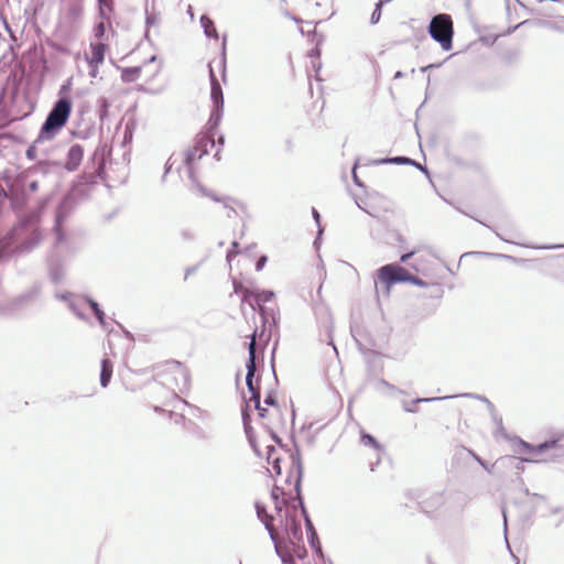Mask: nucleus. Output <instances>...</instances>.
<instances>
[{"instance_id":"28","label":"nucleus","mask_w":564,"mask_h":564,"mask_svg":"<svg viewBox=\"0 0 564 564\" xmlns=\"http://www.w3.org/2000/svg\"><path fill=\"white\" fill-rule=\"evenodd\" d=\"M381 162L393 163V164H412V165L417 166L421 171H423L425 173L427 172L425 167H423L420 164H416L412 159L406 158V156H394L391 159L382 160Z\"/></svg>"},{"instance_id":"40","label":"nucleus","mask_w":564,"mask_h":564,"mask_svg":"<svg viewBox=\"0 0 564 564\" xmlns=\"http://www.w3.org/2000/svg\"><path fill=\"white\" fill-rule=\"evenodd\" d=\"M265 262H267V257H265V256H262V257L257 261V263H256V270H257V271L262 270V268L264 267Z\"/></svg>"},{"instance_id":"62","label":"nucleus","mask_w":564,"mask_h":564,"mask_svg":"<svg viewBox=\"0 0 564 564\" xmlns=\"http://www.w3.org/2000/svg\"><path fill=\"white\" fill-rule=\"evenodd\" d=\"M219 142H220L221 144L224 143V138H223V137L219 139Z\"/></svg>"},{"instance_id":"45","label":"nucleus","mask_w":564,"mask_h":564,"mask_svg":"<svg viewBox=\"0 0 564 564\" xmlns=\"http://www.w3.org/2000/svg\"><path fill=\"white\" fill-rule=\"evenodd\" d=\"M264 403L267 405H273V404H275V400H274V398L271 394H269V395L265 397Z\"/></svg>"},{"instance_id":"14","label":"nucleus","mask_w":564,"mask_h":564,"mask_svg":"<svg viewBox=\"0 0 564 564\" xmlns=\"http://www.w3.org/2000/svg\"><path fill=\"white\" fill-rule=\"evenodd\" d=\"M83 156V147L80 144H73L67 152L65 169L69 172L76 171L82 163Z\"/></svg>"},{"instance_id":"39","label":"nucleus","mask_w":564,"mask_h":564,"mask_svg":"<svg viewBox=\"0 0 564 564\" xmlns=\"http://www.w3.org/2000/svg\"><path fill=\"white\" fill-rule=\"evenodd\" d=\"M175 161H176L175 155L174 154L171 155L170 159L166 162V166H165V172H164L163 178L171 171V169H172L173 164L175 163Z\"/></svg>"},{"instance_id":"8","label":"nucleus","mask_w":564,"mask_h":564,"mask_svg":"<svg viewBox=\"0 0 564 564\" xmlns=\"http://www.w3.org/2000/svg\"><path fill=\"white\" fill-rule=\"evenodd\" d=\"M7 185L12 196L25 195L26 191L34 193L39 188L37 181H30L26 184V175L20 174L15 178H7Z\"/></svg>"},{"instance_id":"55","label":"nucleus","mask_w":564,"mask_h":564,"mask_svg":"<svg viewBox=\"0 0 564 564\" xmlns=\"http://www.w3.org/2000/svg\"><path fill=\"white\" fill-rule=\"evenodd\" d=\"M464 397H470V398H476L474 394H470V393H466L464 394ZM480 399V397H478ZM481 400L488 402V400L486 398H481Z\"/></svg>"},{"instance_id":"61","label":"nucleus","mask_w":564,"mask_h":564,"mask_svg":"<svg viewBox=\"0 0 564 564\" xmlns=\"http://www.w3.org/2000/svg\"><path fill=\"white\" fill-rule=\"evenodd\" d=\"M31 248H32V246H25V247H24V249H25V250H29V249H31Z\"/></svg>"},{"instance_id":"60","label":"nucleus","mask_w":564,"mask_h":564,"mask_svg":"<svg viewBox=\"0 0 564 564\" xmlns=\"http://www.w3.org/2000/svg\"><path fill=\"white\" fill-rule=\"evenodd\" d=\"M161 67H162V64H161V63H159V65H158V67H156V69H155V73H154V74L159 73V72H160V69H161Z\"/></svg>"},{"instance_id":"64","label":"nucleus","mask_w":564,"mask_h":564,"mask_svg":"<svg viewBox=\"0 0 564 564\" xmlns=\"http://www.w3.org/2000/svg\"><path fill=\"white\" fill-rule=\"evenodd\" d=\"M272 372L275 375V369H274V366L272 365Z\"/></svg>"},{"instance_id":"6","label":"nucleus","mask_w":564,"mask_h":564,"mask_svg":"<svg viewBox=\"0 0 564 564\" xmlns=\"http://www.w3.org/2000/svg\"><path fill=\"white\" fill-rule=\"evenodd\" d=\"M429 33L438 42L444 51H449L453 45V22L447 14L435 15L429 25Z\"/></svg>"},{"instance_id":"63","label":"nucleus","mask_w":564,"mask_h":564,"mask_svg":"<svg viewBox=\"0 0 564 564\" xmlns=\"http://www.w3.org/2000/svg\"><path fill=\"white\" fill-rule=\"evenodd\" d=\"M272 497H273V498H276V496H275V491H274V490L272 491Z\"/></svg>"},{"instance_id":"12","label":"nucleus","mask_w":564,"mask_h":564,"mask_svg":"<svg viewBox=\"0 0 564 564\" xmlns=\"http://www.w3.org/2000/svg\"><path fill=\"white\" fill-rule=\"evenodd\" d=\"M445 495L443 492H434L430 495L429 497L424 498L420 502V507L423 512L425 513H436L442 512L443 508L445 506Z\"/></svg>"},{"instance_id":"11","label":"nucleus","mask_w":564,"mask_h":564,"mask_svg":"<svg viewBox=\"0 0 564 564\" xmlns=\"http://www.w3.org/2000/svg\"><path fill=\"white\" fill-rule=\"evenodd\" d=\"M520 448H519V453H530L532 454V457H529V458H522L520 459V463L522 462H534V463H539L541 462L540 458H538V455L543 453L544 451L546 449H550V448H553L555 445H556V441H546L538 446H532L531 444L524 442V441H520Z\"/></svg>"},{"instance_id":"35","label":"nucleus","mask_w":564,"mask_h":564,"mask_svg":"<svg viewBox=\"0 0 564 564\" xmlns=\"http://www.w3.org/2000/svg\"><path fill=\"white\" fill-rule=\"evenodd\" d=\"M63 276H64V272H63V270H61V269H53V270L51 271V279H52L55 283L61 282V281H62V279H63Z\"/></svg>"},{"instance_id":"43","label":"nucleus","mask_w":564,"mask_h":564,"mask_svg":"<svg viewBox=\"0 0 564 564\" xmlns=\"http://www.w3.org/2000/svg\"><path fill=\"white\" fill-rule=\"evenodd\" d=\"M356 167H357V164H355L354 169H352V177H354V182L356 185L358 186H362L361 182L359 181V178L357 177V174H356Z\"/></svg>"},{"instance_id":"50","label":"nucleus","mask_w":564,"mask_h":564,"mask_svg":"<svg viewBox=\"0 0 564 564\" xmlns=\"http://www.w3.org/2000/svg\"><path fill=\"white\" fill-rule=\"evenodd\" d=\"M380 383L390 390H395V388L392 384L388 383L386 380H382Z\"/></svg>"},{"instance_id":"31","label":"nucleus","mask_w":564,"mask_h":564,"mask_svg":"<svg viewBox=\"0 0 564 564\" xmlns=\"http://www.w3.org/2000/svg\"><path fill=\"white\" fill-rule=\"evenodd\" d=\"M108 107H109V102H108L107 98H105V97H100V98L97 100L98 113H99V117H100L101 119H102L105 116H107Z\"/></svg>"},{"instance_id":"1","label":"nucleus","mask_w":564,"mask_h":564,"mask_svg":"<svg viewBox=\"0 0 564 564\" xmlns=\"http://www.w3.org/2000/svg\"><path fill=\"white\" fill-rule=\"evenodd\" d=\"M214 147H215L214 139H212L207 135L199 137L196 140L194 147L188 149L184 153L183 165L186 169L188 178L193 182L197 192L203 196L210 197L215 202L223 203L224 207L228 210L227 216L231 217V214H236V210L232 206V203H235V200L230 197H225V198L217 197L215 194L207 191L203 185L197 183L195 175H194L195 161L200 160L204 155L208 154L209 149H212Z\"/></svg>"},{"instance_id":"30","label":"nucleus","mask_w":564,"mask_h":564,"mask_svg":"<svg viewBox=\"0 0 564 564\" xmlns=\"http://www.w3.org/2000/svg\"><path fill=\"white\" fill-rule=\"evenodd\" d=\"M447 398L448 397H444V399H447ZM436 400H443V398H417V399L413 400L411 402V404L404 402L403 409L406 412H415V410L412 408V405H414L416 403H421V402H432V401H436Z\"/></svg>"},{"instance_id":"48","label":"nucleus","mask_w":564,"mask_h":564,"mask_svg":"<svg viewBox=\"0 0 564 564\" xmlns=\"http://www.w3.org/2000/svg\"><path fill=\"white\" fill-rule=\"evenodd\" d=\"M561 511H562V507H560V506H556V507H552V508H551V513H552V514L560 513Z\"/></svg>"},{"instance_id":"5","label":"nucleus","mask_w":564,"mask_h":564,"mask_svg":"<svg viewBox=\"0 0 564 564\" xmlns=\"http://www.w3.org/2000/svg\"><path fill=\"white\" fill-rule=\"evenodd\" d=\"M379 282L384 286V292L389 295L392 285L400 282H410L420 288L429 285L424 280L409 273L404 268L397 263H390L381 267L377 271Z\"/></svg>"},{"instance_id":"7","label":"nucleus","mask_w":564,"mask_h":564,"mask_svg":"<svg viewBox=\"0 0 564 564\" xmlns=\"http://www.w3.org/2000/svg\"><path fill=\"white\" fill-rule=\"evenodd\" d=\"M40 295V286L33 285L22 294L13 297L9 302V307L7 308V313L13 314L20 310L32 304Z\"/></svg>"},{"instance_id":"44","label":"nucleus","mask_w":564,"mask_h":564,"mask_svg":"<svg viewBox=\"0 0 564 564\" xmlns=\"http://www.w3.org/2000/svg\"><path fill=\"white\" fill-rule=\"evenodd\" d=\"M489 256L495 257V258H505L507 260H514L513 257L507 256V254H501V253H489Z\"/></svg>"},{"instance_id":"10","label":"nucleus","mask_w":564,"mask_h":564,"mask_svg":"<svg viewBox=\"0 0 564 564\" xmlns=\"http://www.w3.org/2000/svg\"><path fill=\"white\" fill-rule=\"evenodd\" d=\"M274 297V292L269 290H257L256 294V303L258 306V312L261 316L263 326L268 323V316L272 317L273 324H276L275 319V311L273 308H267L262 305V303L270 302Z\"/></svg>"},{"instance_id":"34","label":"nucleus","mask_w":564,"mask_h":564,"mask_svg":"<svg viewBox=\"0 0 564 564\" xmlns=\"http://www.w3.org/2000/svg\"><path fill=\"white\" fill-rule=\"evenodd\" d=\"M105 32H106V29H105L104 22H99L98 24L95 25V28H94L95 37H97V39L102 37L105 35Z\"/></svg>"},{"instance_id":"29","label":"nucleus","mask_w":564,"mask_h":564,"mask_svg":"<svg viewBox=\"0 0 564 564\" xmlns=\"http://www.w3.org/2000/svg\"><path fill=\"white\" fill-rule=\"evenodd\" d=\"M99 4V15L101 19H108V13L112 11V0H97Z\"/></svg>"},{"instance_id":"57","label":"nucleus","mask_w":564,"mask_h":564,"mask_svg":"<svg viewBox=\"0 0 564 564\" xmlns=\"http://www.w3.org/2000/svg\"><path fill=\"white\" fill-rule=\"evenodd\" d=\"M401 77H403V73H402V72H400V70H398V72L395 73V75H394V78H401Z\"/></svg>"},{"instance_id":"2","label":"nucleus","mask_w":564,"mask_h":564,"mask_svg":"<svg viewBox=\"0 0 564 564\" xmlns=\"http://www.w3.org/2000/svg\"><path fill=\"white\" fill-rule=\"evenodd\" d=\"M256 336H257V332L254 330L253 334L251 335V340L248 345L249 358H248V362L246 365V367H247L246 384H247L248 390L251 393V398L246 403V408L242 409L243 426H245L246 434L248 435L249 438H250V431H251L250 416L247 413V409L249 408V402H253L254 408L259 411V415L261 417L264 416V412L267 411L264 408L261 406L259 389L253 386V377H254V373L257 370V368H256Z\"/></svg>"},{"instance_id":"36","label":"nucleus","mask_w":564,"mask_h":564,"mask_svg":"<svg viewBox=\"0 0 564 564\" xmlns=\"http://www.w3.org/2000/svg\"><path fill=\"white\" fill-rule=\"evenodd\" d=\"M88 66H89V73H88L89 77L93 78V79L97 78L98 74H99V66L100 65H98V64H88Z\"/></svg>"},{"instance_id":"23","label":"nucleus","mask_w":564,"mask_h":564,"mask_svg":"<svg viewBox=\"0 0 564 564\" xmlns=\"http://www.w3.org/2000/svg\"><path fill=\"white\" fill-rule=\"evenodd\" d=\"M200 25L204 30V33L207 37L218 39L217 30L214 25L213 20L207 17L206 14H203L200 17Z\"/></svg>"},{"instance_id":"58","label":"nucleus","mask_w":564,"mask_h":564,"mask_svg":"<svg viewBox=\"0 0 564 564\" xmlns=\"http://www.w3.org/2000/svg\"><path fill=\"white\" fill-rule=\"evenodd\" d=\"M357 206L358 208L365 210L366 213H368L369 215H372L369 210H367L366 208H364L358 202H357Z\"/></svg>"},{"instance_id":"51","label":"nucleus","mask_w":564,"mask_h":564,"mask_svg":"<svg viewBox=\"0 0 564 564\" xmlns=\"http://www.w3.org/2000/svg\"><path fill=\"white\" fill-rule=\"evenodd\" d=\"M70 83L67 82V84L63 85L61 90H59V95H62L68 87H69Z\"/></svg>"},{"instance_id":"9","label":"nucleus","mask_w":564,"mask_h":564,"mask_svg":"<svg viewBox=\"0 0 564 564\" xmlns=\"http://www.w3.org/2000/svg\"><path fill=\"white\" fill-rule=\"evenodd\" d=\"M210 84H212V91L210 97L214 104V110L210 116V120H215V122L220 120L221 111L224 107V97H223V89L216 79L213 69L210 68Z\"/></svg>"},{"instance_id":"17","label":"nucleus","mask_w":564,"mask_h":564,"mask_svg":"<svg viewBox=\"0 0 564 564\" xmlns=\"http://www.w3.org/2000/svg\"><path fill=\"white\" fill-rule=\"evenodd\" d=\"M90 299L82 296H70L68 308L82 321L88 322V317L84 313L85 307L88 305Z\"/></svg>"},{"instance_id":"18","label":"nucleus","mask_w":564,"mask_h":564,"mask_svg":"<svg viewBox=\"0 0 564 564\" xmlns=\"http://www.w3.org/2000/svg\"><path fill=\"white\" fill-rule=\"evenodd\" d=\"M267 462L271 465L270 471L275 475H281L280 457L278 456L276 448L273 445L265 447Z\"/></svg>"},{"instance_id":"47","label":"nucleus","mask_w":564,"mask_h":564,"mask_svg":"<svg viewBox=\"0 0 564 564\" xmlns=\"http://www.w3.org/2000/svg\"><path fill=\"white\" fill-rule=\"evenodd\" d=\"M181 235H182V237H183L185 240H191V239H193V235H192L189 231H187V230H183V231L181 232Z\"/></svg>"},{"instance_id":"42","label":"nucleus","mask_w":564,"mask_h":564,"mask_svg":"<svg viewBox=\"0 0 564 564\" xmlns=\"http://www.w3.org/2000/svg\"><path fill=\"white\" fill-rule=\"evenodd\" d=\"M197 270V267H189L185 270V280L188 279L189 275L194 274Z\"/></svg>"},{"instance_id":"16","label":"nucleus","mask_w":564,"mask_h":564,"mask_svg":"<svg viewBox=\"0 0 564 564\" xmlns=\"http://www.w3.org/2000/svg\"><path fill=\"white\" fill-rule=\"evenodd\" d=\"M90 54L85 55L87 64H104L107 45L104 43H90Z\"/></svg>"},{"instance_id":"38","label":"nucleus","mask_w":564,"mask_h":564,"mask_svg":"<svg viewBox=\"0 0 564 564\" xmlns=\"http://www.w3.org/2000/svg\"><path fill=\"white\" fill-rule=\"evenodd\" d=\"M238 242L234 241L231 245V249L227 252V260L230 262L232 257L237 253L236 249L238 248Z\"/></svg>"},{"instance_id":"53","label":"nucleus","mask_w":564,"mask_h":564,"mask_svg":"<svg viewBox=\"0 0 564 564\" xmlns=\"http://www.w3.org/2000/svg\"><path fill=\"white\" fill-rule=\"evenodd\" d=\"M187 13L189 14V18L193 20L194 19V13H193V9H192L191 6L187 9Z\"/></svg>"},{"instance_id":"21","label":"nucleus","mask_w":564,"mask_h":564,"mask_svg":"<svg viewBox=\"0 0 564 564\" xmlns=\"http://www.w3.org/2000/svg\"><path fill=\"white\" fill-rule=\"evenodd\" d=\"M113 365L108 359L105 358L101 360V370H100V386L102 388L108 387L111 376H112Z\"/></svg>"},{"instance_id":"32","label":"nucleus","mask_w":564,"mask_h":564,"mask_svg":"<svg viewBox=\"0 0 564 564\" xmlns=\"http://www.w3.org/2000/svg\"><path fill=\"white\" fill-rule=\"evenodd\" d=\"M381 8H382V1L376 4V8L370 17V23L376 24L379 22L381 18Z\"/></svg>"},{"instance_id":"59","label":"nucleus","mask_w":564,"mask_h":564,"mask_svg":"<svg viewBox=\"0 0 564 564\" xmlns=\"http://www.w3.org/2000/svg\"><path fill=\"white\" fill-rule=\"evenodd\" d=\"M497 236H498L500 239H502L503 241H506V242H512L510 239L503 238V237H501L499 234H497Z\"/></svg>"},{"instance_id":"56","label":"nucleus","mask_w":564,"mask_h":564,"mask_svg":"<svg viewBox=\"0 0 564 564\" xmlns=\"http://www.w3.org/2000/svg\"><path fill=\"white\" fill-rule=\"evenodd\" d=\"M156 59H158V58H156V56H155V55H153V56H151V57L148 59L147 64H148V63H154Z\"/></svg>"},{"instance_id":"15","label":"nucleus","mask_w":564,"mask_h":564,"mask_svg":"<svg viewBox=\"0 0 564 564\" xmlns=\"http://www.w3.org/2000/svg\"><path fill=\"white\" fill-rule=\"evenodd\" d=\"M446 497L443 513H453L462 511L464 508V498L460 494L455 491H444Z\"/></svg>"},{"instance_id":"49","label":"nucleus","mask_w":564,"mask_h":564,"mask_svg":"<svg viewBox=\"0 0 564 564\" xmlns=\"http://www.w3.org/2000/svg\"><path fill=\"white\" fill-rule=\"evenodd\" d=\"M312 214H313V217H314L315 221L317 224H319V214H318V212L315 208H313Z\"/></svg>"},{"instance_id":"13","label":"nucleus","mask_w":564,"mask_h":564,"mask_svg":"<svg viewBox=\"0 0 564 564\" xmlns=\"http://www.w3.org/2000/svg\"><path fill=\"white\" fill-rule=\"evenodd\" d=\"M75 200L72 195H67L63 198L61 204L58 205V208L56 210V217H55V230L58 235V238L61 239V226L65 221V219L68 217L70 212L74 208Z\"/></svg>"},{"instance_id":"24","label":"nucleus","mask_w":564,"mask_h":564,"mask_svg":"<svg viewBox=\"0 0 564 564\" xmlns=\"http://www.w3.org/2000/svg\"><path fill=\"white\" fill-rule=\"evenodd\" d=\"M141 72H142V67L141 66L123 68L122 72H121V79L124 83L135 82L137 79L140 78Z\"/></svg>"},{"instance_id":"41","label":"nucleus","mask_w":564,"mask_h":564,"mask_svg":"<svg viewBox=\"0 0 564 564\" xmlns=\"http://www.w3.org/2000/svg\"><path fill=\"white\" fill-rule=\"evenodd\" d=\"M75 296L74 294H56V297L58 300L67 302V305L69 304V297Z\"/></svg>"},{"instance_id":"22","label":"nucleus","mask_w":564,"mask_h":564,"mask_svg":"<svg viewBox=\"0 0 564 564\" xmlns=\"http://www.w3.org/2000/svg\"><path fill=\"white\" fill-rule=\"evenodd\" d=\"M161 23V17L159 13L154 11H145V24H147V31H145V39H150V32L151 29H158Z\"/></svg>"},{"instance_id":"46","label":"nucleus","mask_w":564,"mask_h":564,"mask_svg":"<svg viewBox=\"0 0 564 564\" xmlns=\"http://www.w3.org/2000/svg\"><path fill=\"white\" fill-rule=\"evenodd\" d=\"M284 17H286V18H289V19H291V20L295 21L296 23H301V22H302V20H301V19H299V18H296V17L292 15V14H291L290 12H288V11H285V12H284Z\"/></svg>"},{"instance_id":"26","label":"nucleus","mask_w":564,"mask_h":564,"mask_svg":"<svg viewBox=\"0 0 564 564\" xmlns=\"http://www.w3.org/2000/svg\"><path fill=\"white\" fill-rule=\"evenodd\" d=\"M360 442H361L362 445L373 448L378 453V455L383 453L382 445H380L377 442V440L372 435H370V434L362 433L361 437H360Z\"/></svg>"},{"instance_id":"27","label":"nucleus","mask_w":564,"mask_h":564,"mask_svg":"<svg viewBox=\"0 0 564 564\" xmlns=\"http://www.w3.org/2000/svg\"><path fill=\"white\" fill-rule=\"evenodd\" d=\"M88 306L93 310L97 321L99 322L100 326L106 329L107 323H106V316L105 312L99 307V304L95 302L94 300H89Z\"/></svg>"},{"instance_id":"37","label":"nucleus","mask_w":564,"mask_h":564,"mask_svg":"<svg viewBox=\"0 0 564 564\" xmlns=\"http://www.w3.org/2000/svg\"><path fill=\"white\" fill-rule=\"evenodd\" d=\"M417 252H419L417 250H412V251H410V252H408V253H404V254H402V256H401L400 261H401L402 263H406V262H408L411 258H413Z\"/></svg>"},{"instance_id":"19","label":"nucleus","mask_w":564,"mask_h":564,"mask_svg":"<svg viewBox=\"0 0 564 564\" xmlns=\"http://www.w3.org/2000/svg\"><path fill=\"white\" fill-rule=\"evenodd\" d=\"M256 510L258 518L264 523L265 529L269 531L270 538L272 541H275L274 531L271 524L272 517L268 514L265 507L260 503H256Z\"/></svg>"},{"instance_id":"52","label":"nucleus","mask_w":564,"mask_h":564,"mask_svg":"<svg viewBox=\"0 0 564 564\" xmlns=\"http://www.w3.org/2000/svg\"><path fill=\"white\" fill-rule=\"evenodd\" d=\"M33 152H34L33 148L28 149V151H26L28 158H33Z\"/></svg>"},{"instance_id":"20","label":"nucleus","mask_w":564,"mask_h":564,"mask_svg":"<svg viewBox=\"0 0 564 564\" xmlns=\"http://www.w3.org/2000/svg\"><path fill=\"white\" fill-rule=\"evenodd\" d=\"M242 292V303H247L253 312L257 311L256 294L257 290L243 289L242 285L235 283V292Z\"/></svg>"},{"instance_id":"4","label":"nucleus","mask_w":564,"mask_h":564,"mask_svg":"<svg viewBox=\"0 0 564 564\" xmlns=\"http://www.w3.org/2000/svg\"><path fill=\"white\" fill-rule=\"evenodd\" d=\"M156 380L172 392H183L188 388L189 376L178 361H167L155 372Z\"/></svg>"},{"instance_id":"54","label":"nucleus","mask_w":564,"mask_h":564,"mask_svg":"<svg viewBox=\"0 0 564 564\" xmlns=\"http://www.w3.org/2000/svg\"><path fill=\"white\" fill-rule=\"evenodd\" d=\"M502 514H503L505 531H507V516H506L505 510L502 511Z\"/></svg>"},{"instance_id":"33","label":"nucleus","mask_w":564,"mask_h":564,"mask_svg":"<svg viewBox=\"0 0 564 564\" xmlns=\"http://www.w3.org/2000/svg\"><path fill=\"white\" fill-rule=\"evenodd\" d=\"M427 259L423 256L415 258L414 262L411 264V268L416 272H421Z\"/></svg>"},{"instance_id":"3","label":"nucleus","mask_w":564,"mask_h":564,"mask_svg":"<svg viewBox=\"0 0 564 564\" xmlns=\"http://www.w3.org/2000/svg\"><path fill=\"white\" fill-rule=\"evenodd\" d=\"M72 112V101L67 97H59L50 110L39 134L36 142L51 140L66 124Z\"/></svg>"},{"instance_id":"25","label":"nucleus","mask_w":564,"mask_h":564,"mask_svg":"<svg viewBox=\"0 0 564 564\" xmlns=\"http://www.w3.org/2000/svg\"><path fill=\"white\" fill-rule=\"evenodd\" d=\"M83 12H84L83 7L80 4H78V3H74V4H70L67 8L65 18L70 23H75V22L80 20L82 15H83Z\"/></svg>"}]
</instances>
